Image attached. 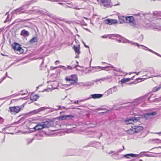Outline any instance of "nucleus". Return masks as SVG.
I'll return each mask as SVG.
<instances>
[{
  "instance_id": "5",
  "label": "nucleus",
  "mask_w": 161,
  "mask_h": 161,
  "mask_svg": "<svg viewBox=\"0 0 161 161\" xmlns=\"http://www.w3.org/2000/svg\"><path fill=\"white\" fill-rule=\"evenodd\" d=\"M20 109L19 106L10 107L8 111L11 114L15 115L20 111Z\"/></svg>"
},
{
  "instance_id": "6",
  "label": "nucleus",
  "mask_w": 161,
  "mask_h": 161,
  "mask_svg": "<svg viewBox=\"0 0 161 161\" xmlns=\"http://www.w3.org/2000/svg\"><path fill=\"white\" fill-rule=\"evenodd\" d=\"M125 22L132 26H134L135 25L134 19L132 16L126 17Z\"/></svg>"
},
{
  "instance_id": "59",
  "label": "nucleus",
  "mask_w": 161,
  "mask_h": 161,
  "mask_svg": "<svg viewBox=\"0 0 161 161\" xmlns=\"http://www.w3.org/2000/svg\"><path fill=\"white\" fill-rule=\"evenodd\" d=\"M83 18H84V19H87V20H88V18H86V17H83Z\"/></svg>"
},
{
  "instance_id": "46",
  "label": "nucleus",
  "mask_w": 161,
  "mask_h": 161,
  "mask_svg": "<svg viewBox=\"0 0 161 161\" xmlns=\"http://www.w3.org/2000/svg\"><path fill=\"white\" fill-rule=\"evenodd\" d=\"M61 67L62 68H63V69L64 70L66 69V68H67V67H66L64 66H61Z\"/></svg>"
},
{
  "instance_id": "20",
  "label": "nucleus",
  "mask_w": 161,
  "mask_h": 161,
  "mask_svg": "<svg viewBox=\"0 0 161 161\" xmlns=\"http://www.w3.org/2000/svg\"><path fill=\"white\" fill-rule=\"evenodd\" d=\"M108 65H110V66L104 67H101L99 66V67H98V69L101 70H108V69H108V68H114V67L113 66L111 65L110 64H108Z\"/></svg>"
},
{
  "instance_id": "51",
  "label": "nucleus",
  "mask_w": 161,
  "mask_h": 161,
  "mask_svg": "<svg viewBox=\"0 0 161 161\" xmlns=\"http://www.w3.org/2000/svg\"><path fill=\"white\" fill-rule=\"evenodd\" d=\"M119 3H118L117 4H115L114 5H113L114 6H116V5H119Z\"/></svg>"
},
{
  "instance_id": "45",
  "label": "nucleus",
  "mask_w": 161,
  "mask_h": 161,
  "mask_svg": "<svg viewBox=\"0 0 161 161\" xmlns=\"http://www.w3.org/2000/svg\"><path fill=\"white\" fill-rule=\"evenodd\" d=\"M114 153V152L113 151H109V152L108 153V154H112V153Z\"/></svg>"
},
{
  "instance_id": "15",
  "label": "nucleus",
  "mask_w": 161,
  "mask_h": 161,
  "mask_svg": "<svg viewBox=\"0 0 161 161\" xmlns=\"http://www.w3.org/2000/svg\"><path fill=\"white\" fill-rule=\"evenodd\" d=\"M142 112L141 110L138 108H135L133 109V114L136 115L142 116Z\"/></svg>"
},
{
  "instance_id": "36",
  "label": "nucleus",
  "mask_w": 161,
  "mask_h": 161,
  "mask_svg": "<svg viewBox=\"0 0 161 161\" xmlns=\"http://www.w3.org/2000/svg\"><path fill=\"white\" fill-rule=\"evenodd\" d=\"M61 109V106H57L55 108H54L55 110H58L60 109Z\"/></svg>"
},
{
  "instance_id": "40",
  "label": "nucleus",
  "mask_w": 161,
  "mask_h": 161,
  "mask_svg": "<svg viewBox=\"0 0 161 161\" xmlns=\"http://www.w3.org/2000/svg\"><path fill=\"white\" fill-rule=\"evenodd\" d=\"M5 77H3L0 79V83L5 79Z\"/></svg>"
},
{
  "instance_id": "35",
  "label": "nucleus",
  "mask_w": 161,
  "mask_h": 161,
  "mask_svg": "<svg viewBox=\"0 0 161 161\" xmlns=\"http://www.w3.org/2000/svg\"><path fill=\"white\" fill-rule=\"evenodd\" d=\"M86 83L88 85V86H92L93 84V82H86Z\"/></svg>"
},
{
  "instance_id": "24",
  "label": "nucleus",
  "mask_w": 161,
  "mask_h": 161,
  "mask_svg": "<svg viewBox=\"0 0 161 161\" xmlns=\"http://www.w3.org/2000/svg\"><path fill=\"white\" fill-rule=\"evenodd\" d=\"M138 156V155L136 154H129L125 155L124 157L129 158H130V156H131L132 157H137Z\"/></svg>"
},
{
  "instance_id": "38",
  "label": "nucleus",
  "mask_w": 161,
  "mask_h": 161,
  "mask_svg": "<svg viewBox=\"0 0 161 161\" xmlns=\"http://www.w3.org/2000/svg\"><path fill=\"white\" fill-rule=\"evenodd\" d=\"M77 66V65H75V66H74L73 68H72L71 66H68L67 67V68H68L69 69H72L73 68H74L76 67Z\"/></svg>"
},
{
  "instance_id": "61",
  "label": "nucleus",
  "mask_w": 161,
  "mask_h": 161,
  "mask_svg": "<svg viewBox=\"0 0 161 161\" xmlns=\"http://www.w3.org/2000/svg\"><path fill=\"white\" fill-rule=\"evenodd\" d=\"M97 1L100 3V0H97Z\"/></svg>"
},
{
  "instance_id": "22",
  "label": "nucleus",
  "mask_w": 161,
  "mask_h": 161,
  "mask_svg": "<svg viewBox=\"0 0 161 161\" xmlns=\"http://www.w3.org/2000/svg\"><path fill=\"white\" fill-rule=\"evenodd\" d=\"M126 17L124 16H119V23L122 24L125 22V20Z\"/></svg>"
},
{
  "instance_id": "63",
  "label": "nucleus",
  "mask_w": 161,
  "mask_h": 161,
  "mask_svg": "<svg viewBox=\"0 0 161 161\" xmlns=\"http://www.w3.org/2000/svg\"><path fill=\"white\" fill-rule=\"evenodd\" d=\"M56 88V87H53V89H55Z\"/></svg>"
},
{
  "instance_id": "39",
  "label": "nucleus",
  "mask_w": 161,
  "mask_h": 161,
  "mask_svg": "<svg viewBox=\"0 0 161 161\" xmlns=\"http://www.w3.org/2000/svg\"><path fill=\"white\" fill-rule=\"evenodd\" d=\"M113 70L116 71V72H121L122 71L120 69H114Z\"/></svg>"
},
{
  "instance_id": "28",
  "label": "nucleus",
  "mask_w": 161,
  "mask_h": 161,
  "mask_svg": "<svg viewBox=\"0 0 161 161\" xmlns=\"http://www.w3.org/2000/svg\"><path fill=\"white\" fill-rule=\"evenodd\" d=\"M37 38L36 37H34L30 40V42L31 43H33L37 42Z\"/></svg>"
},
{
  "instance_id": "8",
  "label": "nucleus",
  "mask_w": 161,
  "mask_h": 161,
  "mask_svg": "<svg viewBox=\"0 0 161 161\" xmlns=\"http://www.w3.org/2000/svg\"><path fill=\"white\" fill-rule=\"evenodd\" d=\"M144 71L145 72H147L149 73L150 74V75H149V76H148L147 75L148 74H147L146 75V76H148V78L153 77H154L158 76V75L154 76V75H152V74H154L155 73L154 70L153 68H152V67L149 68L148 69H147L146 70H145Z\"/></svg>"
},
{
  "instance_id": "42",
  "label": "nucleus",
  "mask_w": 161,
  "mask_h": 161,
  "mask_svg": "<svg viewBox=\"0 0 161 161\" xmlns=\"http://www.w3.org/2000/svg\"><path fill=\"white\" fill-rule=\"evenodd\" d=\"M160 88V87H158L157 88L156 87L155 88V89H154V90L155 91H158V90H159V89Z\"/></svg>"
},
{
  "instance_id": "10",
  "label": "nucleus",
  "mask_w": 161,
  "mask_h": 161,
  "mask_svg": "<svg viewBox=\"0 0 161 161\" xmlns=\"http://www.w3.org/2000/svg\"><path fill=\"white\" fill-rule=\"evenodd\" d=\"M140 117H134L131 119H129L126 120V123L127 124H132L135 122L139 120Z\"/></svg>"
},
{
  "instance_id": "48",
  "label": "nucleus",
  "mask_w": 161,
  "mask_h": 161,
  "mask_svg": "<svg viewBox=\"0 0 161 161\" xmlns=\"http://www.w3.org/2000/svg\"><path fill=\"white\" fill-rule=\"evenodd\" d=\"M59 62V61H56L55 62V64H58Z\"/></svg>"
},
{
  "instance_id": "41",
  "label": "nucleus",
  "mask_w": 161,
  "mask_h": 161,
  "mask_svg": "<svg viewBox=\"0 0 161 161\" xmlns=\"http://www.w3.org/2000/svg\"><path fill=\"white\" fill-rule=\"evenodd\" d=\"M3 121V118L0 117V124H2Z\"/></svg>"
},
{
  "instance_id": "26",
  "label": "nucleus",
  "mask_w": 161,
  "mask_h": 161,
  "mask_svg": "<svg viewBox=\"0 0 161 161\" xmlns=\"http://www.w3.org/2000/svg\"><path fill=\"white\" fill-rule=\"evenodd\" d=\"M39 96L37 95H32L30 97L31 100L33 101H36L37 100Z\"/></svg>"
},
{
  "instance_id": "49",
  "label": "nucleus",
  "mask_w": 161,
  "mask_h": 161,
  "mask_svg": "<svg viewBox=\"0 0 161 161\" xmlns=\"http://www.w3.org/2000/svg\"><path fill=\"white\" fill-rule=\"evenodd\" d=\"M20 120H19V121H18L17 122H14V123L16 124H19V123H20Z\"/></svg>"
},
{
  "instance_id": "1",
  "label": "nucleus",
  "mask_w": 161,
  "mask_h": 161,
  "mask_svg": "<svg viewBox=\"0 0 161 161\" xmlns=\"http://www.w3.org/2000/svg\"><path fill=\"white\" fill-rule=\"evenodd\" d=\"M51 122L48 121H46L42 123H38L34 129L36 130H38L42 129L49 127L51 126Z\"/></svg>"
},
{
  "instance_id": "21",
  "label": "nucleus",
  "mask_w": 161,
  "mask_h": 161,
  "mask_svg": "<svg viewBox=\"0 0 161 161\" xmlns=\"http://www.w3.org/2000/svg\"><path fill=\"white\" fill-rule=\"evenodd\" d=\"M20 34L24 37H27L29 35V33L28 31L23 30L21 31Z\"/></svg>"
},
{
  "instance_id": "57",
  "label": "nucleus",
  "mask_w": 161,
  "mask_h": 161,
  "mask_svg": "<svg viewBox=\"0 0 161 161\" xmlns=\"http://www.w3.org/2000/svg\"><path fill=\"white\" fill-rule=\"evenodd\" d=\"M7 72H6V74H5V75H6V76H7L8 77H9V78H10V77H9L8 76H7Z\"/></svg>"
},
{
  "instance_id": "13",
  "label": "nucleus",
  "mask_w": 161,
  "mask_h": 161,
  "mask_svg": "<svg viewBox=\"0 0 161 161\" xmlns=\"http://www.w3.org/2000/svg\"><path fill=\"white\" fill-rule=\"evenodd\" d=\"M157 113L156 112H151L146 114L144 115V118L146 119H149L153 118V116L156 115Z\"/></svg>"
},
{
  "instance_id": "60",
  "label": "nucleus",
  "mask_w": 161,
  "mask_h": 161,
  "mask_svg": "<svg viewBox=\"0 0 161 161\" xmlns=\"http://www.w3.org/2000/svg\"><path fill=\"white\" fill-rule=\"evenodd\" d=\"M141 80V79H140V78H138L136 79V80Z\"/></svg>"
},
{
  "instance_id": "55",
  "label": "nucleus",
  "mask_w": 161,
  "mask_h": 161,
  "mask_svg": "<svg viewBox=\"0 0 161 161\" xmlns=\"http://www.w3.org/2000/svg\"><path fill=\"white\" fill-rule=\"evenodd\" d=\"M156 134L161 135V132L156 133Z\"/></svg>"
},
{
  "instance_id": "3",
  "label": "nucleus",
  "mask_w": 161,
  "mask_h": 161,
  "mask_svg": "<svg viewBox=\"0 0 161 161\" xmlns=\"http://www.w3.org/2000/svg\"><path fill=\"white\" fill-rule=\"evenodd\" d=\"M147 99V100L148 101H149V98H148L146 99V97H140L134 101L130 103V105H129V106L132 108L135 106H136L142 102H145Z\"/></svg>"
},
{
  "instance_id": "43",
  "label": "nucleus",
  "mask_w": 161,
  "mask_h": 161,
  "mask_svg": "<svg viewBox=\"0 0 161 161\" xmlns=\"http://www.w3.org/2000/svg\"><path fill=\"white\" fill-rule=\"evenodd\" d=\"M83 43L84 44V46H85V47L88 48H89V47L88 46L86 45L85 43L84 42H83Z\"/></svg>"
},
{
  "instance_id": "25",
  "label": "nucleus",
  "mask_w": 161,
  "mask_h": 161,
  "mask_svg": "<svg viewBox=\"0 0 161 161\" xmlns=\"http://www.w3.org/2000/svg\"><path fill=\"white\" fill-rule=\"evenodd\" d=\"M132 79H133L132 78H123L121 80V82L122 83H126V82L130 81V80H131Z\"/></svg>"
},
{
  "instance_id": "64",
  "label": "nucleus",
  "mask_w": 161,
  "mask_h": 161,
  "mask_svg": "<svg viewBox=\"0 0 161 161\" xmlns=\"http://www.w3.org/2000/svg\"><path fill=\"white\" fill-rule=\"evenodd\" d=\"M59 4H62V3H59Z\"/></svg>"
},
{
  "instance_id": "31",
  "label": "nucleus",
  "mask_w": 161,
  "mask_h": 161,
  "mask_svg": "<svg viewBox=\"0 0 161 161\" xmlns=\"http://www.w3.org/2000/svg\"><path fill=\"white\" fill-rule=\"evenodd\" d=\"M123 147V149H122V150H118V151H117V152H116V153H114V154H113L112 155V156H113V155H116L117 156H118V155H119V153L122 151L123 150H124V146Z\"/></svg>"
},
{
  "instance_id": "4",
  "label": "nucleus",
  "mask_w": 161,
  "mask_h": 161,
  "mask_svg": "<svg viewBox=\"0 0 161 161\" xmlns=\"http://www.w3.org/2000/svg\"><path fill=\"white\" fill-rule=\"evenodd\" d=\"M12 48L16 53L18 54H21L23 52V49L19 44L15 42L12 45Z\"/></svg>"
},
{
  "instance_id": "29",
  "label": "nucleus",
  "mask_w": 161,
  "mask_h": 161,
  "mask_svg": "<svg viewBox=\"0 0 161 161\" xmlns=\"http://www.w3.org/2000/svg\"><path fill=\"white\" fill-rule=\"evenodd\" d=\"M143 46H142V47H145V48H147V50L148 51L153 53H154L155 54H156V55H157L159 56H160V55H159V54L158 53H156L154 52L152 50L148 48L147 47H145V46H144L143 45Z\"/></svg>"
},
{
  "instance_id": "18",
  "label": "nucleus",
  "mask_w": 161,
  "mask_h": 161,
  "mask_svg": "<svg viewBox=\"0 0 161 161\" xmlns=\"http://www.w3.org/2000/svg\"><path fill=\"white\" fill-rule=\"evenodd\" d=\"M49 108L47 107H42L40 108H39L34 110L32 113H33L34 114H36L37 113L41 111H43L45 109H48Z\"/></svg>"
},
{
  "instance_id": "30",
  "label": "nucleus",
  "mask_w": 161,
  "mask_h": 161,
  "mask_svg": "<svg viewBox=\"0 0 161 161\" xmlns=\"http://www.w3.org/2000/svg\"><path fill=\"white\" fill-rule=\"evenodd\" d=\"M128 133L129 134H131L134 133H135L134 129H130L128 131Z\"/></svg>"
},
{
  "instance_id": "33",
  "label": "nucleus",
  "mask_w": 161,
  "mask_h": 161,
  "mask_svg": "<svg viewBox=\"0 0 161 161\" xmlns=\"http://www.w3.org/2000/svg\"><path fill=\"white\" fill-rule=\"evenodd\" d=\"M10 126H8V125H7L5 127L3 128V129H2V131L3 132V133H9L8 132H5V131H4V130H5V129H8V128H9V127H10Z\"/></svg>"
},
{
  "instance_id": "12",
  "label": "nucleus",
  "mask_w": 161,
  "mask_h": 161,
  "mask_svg": "<svg viewBox=\"0 0 161 161\" xmlns=\"http://www.w3.org/2000/svg\"><path fill=\"white\" fill-rule=\"evenodd\" d=\"M88 134L91 135L90 136V137H97L99 139H100L102 136L101 133H97L93 131L89 132Z\"/></svg>"
},
{
  "instance_id": "16",
  "label": "nucleus",
  "mask_w": 161,
  "mask_h": 161,
  "mask_svg": "<svg viewBox=\"0 0 161 161\" xmlns=\"http://www.w3.org/2000/svg\"><path fill=\"white\" fill-rule=\"evenodd\" d=\"M24 9V7H21L18 8L16 9L13 12V13H15L16 14H20L24 13V12L22 11Z\"/></svg>"
},
{
  "instance_id": "19",
  "label": "nucleus",
  "mask_w": 161,
  "mask_h": 161,
  "mask_svg": "<svg viewBox=\"0 0 161 161\" xmlns=\"http://www.w3.org/2000/svg\"><path fill=\"white\" fill-rule=\"evenodd\" d=\"M103 94H95L91 95V96L92 98L96 99L102 97H103Z\"/></svg>"
},
{
  "instance_id": "53",
  "label": "nucleus",
  "mask_w": 161,
  "mask_h": 161,
  "mask_svg": "<svg viewBox=\"0 0 161 161\" xmlns=\"http://www.w3.org/2000/svg\"><path fill=\"white\" fill-rule=\"evenodd\" d=\"M5 15H7L8 16H9V13L8 12H7L6 13Z\"/></svg>"
},
{
  "instance_id": "52",
  "label": "nucleus",
  "mask_w": 161,
  "mask_h": 161,
  "mask_svg": "<svg viewBox=\"0 0 161 161\" xmlns=\"http://www.w3.org/2000/svg\"><path fill=\"white\" fill-rule=\"evenodd\" d=\"M75 8L76 9H80V8H78V7H76Z\"/></svg>"
},
{
  "instance_id": "44",
  "label": "nucleus",
  "mask_w": 161,
  "mask_h": 161,
  "mask_svg": "<svg viewBox=\"0 0 161 161\" xmlns=\"http://www.w3.org/2000/svg\"><path fill=\"white\" fill-rule=\"evenodd\" d=\"M101 37L103 38H106L108 37V36L106 35H104L101 36Z\"/></svg>"
},
{
  "instance_id": "14",
  "label": "nucleus",
  "mask_w": 161,
  "mask_h": 161,
  "mask_svg": "<svg viewBox=\"0 0 161 161\" xmlns=\"http://www.w3.org/2000/svg\"><path fill=\"white\" fill-rule=\"evenodd\" d=\"M117 41L119 42H122V40H117ZM123 42L124 43H130L132 45H136L137 47H138L139 48V47L140 46H143L142 45H139L138 43H135V42H132V41H129L125 39L124 40H123Z\"/></svg>"
},
{
  "instance_id": "62",
  "label": "nucleus",
  "mask_w": 161,
  "mask_h": 161,
  "mask_svg": "<svg viewBox=\"0 0 161 161\" xmlns=\"http://www.w3.org/2000/svg\"><path fill=\"white\" fill-rule=\"evenodd\" d=\"M75 41L76 42H79L76 39H75Z\"/></svg>"
},
{
  "instance_id": "23",
  "label": "nucleus",
  "mask_w": 161,
  "mask_h": 161,
  "mask_svg": "<svg viewBox=\"0 0 161 161\" xmlns=\"http://www.w3.org/2000/svg\"><path fill=\"white\" fill-rule=\"evenodd\" d=\"M80 45H78V47H76L75 46H74L73 47V48L74 50H75V52L77 53L78 54H79L80 53Z\"/></svg>"
},
{
  "instance_id": "17",
  "label": "nucleus",
  "mask_w": 161,
  "mask_h": 161,
  "mask_svg": "<svg viewBox=\"0 0 161 161\" xmlns=\"http://www.w3.org/2000/svg\"><path fill=\"white\" fill-rule=\"evenodd\" d=\"M132 128L134 129L135 133L139 132L143 129V127L141 126H134Z\"/></svg>"
},
{
  "instance_id": "58",
  "label": "nucleus",
  "mask_w": 161,
  "mask_h": 161,
  "mask_svg": "<svg viewBox=\"0 0 161 161\" xmlns=\"http://www.w3.org/2000/svg\"><path fill=\"white\" fill-rule=\"evenodd\" d=\"M7 97L3 98H0V100L3 99H5Z\"/></svg>"
},
{
  "instance_id": "34",
  "label": "nucleus",
  "mask_w": 161,
  "mask_h": 161,
  "mask_svg": "<svg viewBox=\"0 0 161 161\" xmlns=\"http://www.w3.org/2000/svg\"><path fill=\"white\" fill-rule=\"evenodd\" d=\"M110 78V76H107L106 77H104L101 78V79H100L99 80H102L103 81H104V80H106L108 79H109Z\"/></svg>"
},
{
  "instance_id": "50",
  "label": "nucleus",
  "mask_w": 161,
  "mask_h": 161,
  "mask_svg": "<svg viewBox=\"0 0 161 161\" xmlns=\"http://www.w3.org/2000/svg\"><path fill=\"white\" fill-rule=\"evenodd\" d=\"M78 102L79 101L78 100H77V101H74V103L78 104Z\"/></svg>"
},
{
  "instance_id": "56",
  "label": "nucleus",
  "mask_w": 161,
  "mask_h": 161,
  "mask_svg": "<svg viewBox=\"0 0 161 161\" xmlns=\"http://www.w3.org/2000/svg\"><path fill=\"white\" fill-rule=\"evenodd\" d=\"M158 140V141H159L160 142H161V140H159V139H155V140Z\"/></svg>"
},
{
  "instance_id": "54",
  "label": "nucleus",
  "mask_w": 161,
  "mask_h": 161,
  "mask_svg": "<svg viewBox=\"0 0 161 161\" xmlns=\"http://www.w3.org/2000/svg\"><path fill=\"white\" fill-rule=\"evenodd\" d=\"M25 93H23V94H22V93H19L18 95H25Z\"/></svg>"
},
{
  "instance_id": "7",
  "label": "nucleus",
  "mask_w": 161,
  "mask_h": 161,
  "mask_svg": "<svg viewBox=\"0 0 161 161\" xmlns=\"http://www.w3.org/2000/svg\"><path fill=\"white\" fill-rule=\"evenodd\" d=\"M118 90L117 86H114L113 87L110 88L109 90L106 91L105 94L108 96L110 94H112L113 93L116 92Z\"/></svg>"
},
{
  "instance_id": "37",
  "label": "nucleus",
  "mask_w": 161,
  "mask_h": 161,
  "mask_svg": "<svg viewBox=\"0 0 161 161\" xmlns=\"http://www.w3.org/2000/svg\"><path fill=\"white\" fill-rule=\"evenodd\" d=\"M88 85L86 84V83H81V86H87Z\"/></svg>"
},
{
  "instance_id": "47",
  "label": "nucleus",
  "mask_w": 161,
  "mask_h": 161,
  "mask_svg": "<svg viewBox=\"0 0 161 161\" xmlns=\"http://www.w3.org/2000/svg\"><path fill=\"white\" fill-rule=\"evenodd\" d=\"M141 72V71H139V72H133V73H136V75H138Z\"/></svg>"
},
{
  "instance_id": "2",
  "label": "nucleus",
  "mask_w": 161,
  "mask_h": 161,
  "mask_svg": "<svg viewBox=\"0 0 161 161\" xmlns=\"http://www.w3.org/2000/svg\"><path fill=\"white\" fill-rule=\"evenodd\" d=\"M65 80L66 81H69V84L66 85L68 86L76 85L78 84V79L77 75H71L69 78L67 77H66Z\"/></svg>"
},
{
  "instance_id": "11",
  "label": "nucleus",
  "mask_w": 161,
  "mask_h": 161,
  "mask_svg": "<svg viewBox=\"0 0 161 161\" xmlns=\"http://www.w3.org/2000/svg\"><path fill=\"white\" fill-rule=\"evenodd\" d=\"M100 4H102L104 7H110V4L111 3V0H100Z\"/></svg>"
},
{
  "instance_id": "32",
  "label": "nucleus",
  "mask_w": 161,
  "mask_h": 161,
  "mask_svg": "<svg viewBox=\"0 0 161 161\" xmlns=\"http://www.w3.org/2000/svg\"><path fill=\"white\" fill-rule=\"evenodd\" d=\"M34 140V138L28 139L27 140V144H29L31 143Z\"/></svg>"
},
{
  "instance_id": "27",
  "label": "nucleus",
  "mask_w": 161,
  "mask_h": 161,
  "mask_svg": "<svg viewBox=\"0 0 161 161\" xmlns=\"http://www.w3.org/2000/svg\"><path fill=\"white\" fill-rule=\"evenodd\" d=\"M71 117L73 118L74 117L72 115L70 114L69 115H64L62 117L61 119H62L64 120L66 119L68 117Z\"/></svg>"
},
{
  "instance_id": "9",
  "label": "nucleus",
  "mask_w": 161,
  "mask_h": 161,
  "mask_svg": "<svg viewBox=\"0 0 161 161\" xmlns=\"http://www.w3.org/2000/svg\"><path fill=\"white\" fill-rule=\"evenodd\" d=\"M117 20L114 19H105L103 21V23H104L109 25L115 24L117 23Z\"/></svg>"
}]
</instances>
